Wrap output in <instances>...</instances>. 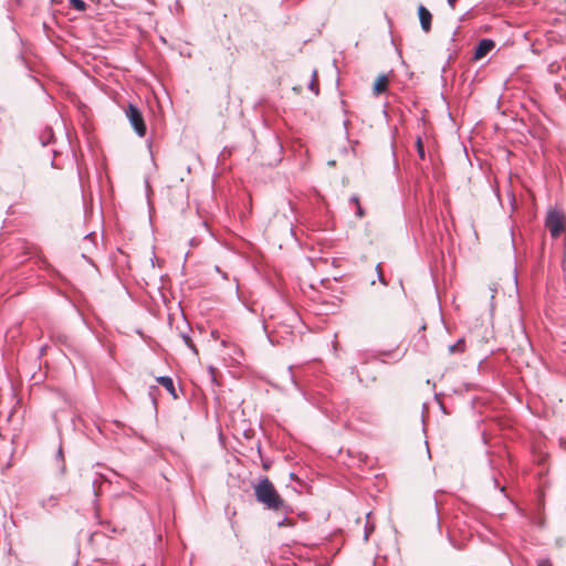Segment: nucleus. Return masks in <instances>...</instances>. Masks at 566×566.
Returning <instances> with one entry per match:
<instances>
[{"instance_id": "1", "label": "nucleus", "mask_w": 566, "mask_h": 566, "mask_svg": "<svg viewBox=\"0 0 566 566\" xmlns=\"http://www.w3.org/2000/svg\"><path fill=\"white\" fill-rule=\"evenodd\" d=\"M254 495L259 503L273 511H283L286 507L285 501L281 497L269 478H262L254 485Z\"/></svg>"}, {"instance_id": "2", "label": "nucleus", "mask_w": 566, "mask_h": 566, "mask_svg": "<svg viewBox=\"0 0 566 566\" xmlns=\"http://www.w3.org/2000/svg\"><path fill=\"white\" fill-rule=\"evenodd\" d=\"M545 226L554 239L566 232V217L564 212L553 209L547 212Z\"/></svg>"}, {"instance_id": "3", "label": "nucleus", "mask_w": 566, "mask_h": 566, "mask_svg": "<svg viewBox=\"0 0 566 566\" xmlns=\"http://www.w3.org/2000/svg\"><path fill=\"white\" fill-rule=\"evenodd\" d=\"M125 114L136 134L140 137H144L146 135L147 128L142 112L135 105L129 104L125 109Z\"/></svg>"}, {"instance_id": "4", "label": "nucleus", "mask_w": 566, "mask_h": 566, "mask_svg": "<svg viewBox=\"0 0 566 566\" xmlns=\"http://www.w3.org/2000/svg\"><path fill=\"white\" fill-rule=\"evenodd\" d=\"M418 17L423 32L429 33L431 31L432 13L423 6L418 7Z\"/></svg>"}, {"instance_id": "5", "label": "nucleus", "mask_w": 566, "mask_h": 566, "mask_svg": "<svg viewBox=\"0 0 566 566\" xmlns=\"http://www.w3.org/2000/svg\"><path fill=\"white\" fill-rule=\"evenodd\" d=\"M494 48V42L490 39H483L475 48L474 59L480 60L485 56Z\"/></svg>"}, {"instance_id": "6", "label": "nucleus", "mask_w": 566, "mask_h": 566, "mask_svg": "<svg viewBox=\"0 0 566 566\" xmlns=\"http://www.w3.org/2000/svg\"><path fill=\"white\" fill-rule=\"evenodd\" d=\"M388 85H389V80L386 75L381 74L379 75L375 83H374V86H373V92L375 95H379V94H382L384 92L387 91L388 88Z\"/></svg>"}, {"instance_id": "7", "label": "nucleus", "mask_w": 566, "mask_h": 566, "mask_svg": "<svg viewBox=\"0 0 566 566\" xmlns=\"http://www.w3.org/2000/svg\"><path fill=\"white\" fill-rule=\"evenodd\" d=\"M158 384H160L175 399L178 397L176 394L174 381L170 377L163 376L157 378Z\"/></svg>"}, {"instance_id": "8", "label": "nucleus", "mask_w": 566, "mask_h": 566, "mask_svg": "<svg viewBox=\"0 0 566 566\" xmlns=\"http://www.w3.org/2000/svg\"><path fill=\"white\" fill-rule=\"evenodd\" d=\"M229 102H230V97H229V95H226V96H223L222 101L219 103L218 114L221 117L228 116Z\"/></svg>"}, {"instance_id": "9", "label": "nucleus", "mask_w": 566, "mask_h": 566, "mask_svg": "<svg viewBox=\"0 0 566 566\" xmlns=\"http://www.w3.org/2000/svg\"><path fill=\"white\" fill-rule=\"evenodd\" d=\"M70 7L77 11H85L87 4L83 0H69Z\"/></svg>"}, {"instance_id": "10", "label": "nucleus", "mask_w": 566, "mask_h": 566, "mask_svg": "<svg viewBox=\"0 0 566 566\" xmlns=\"http://www.w3.org/2000/svg\"><path fill=\"white\" fill-rule=\"evenodd\" d=\"M449 352L453 353H463L464 352V340L460 339L457 344L449 347Z\"/></svg>"}, {"instance_id": "11", "label": "nucleus", "mask_w": 566, "mask_h": 566, "mask_svg": "<svg viewBox=\"0 0 566 566\" xmlns=\"http://www.w3.org/2000/svg\"><path fill=\"white\" fill-rule=\"evenodd\" d=\"M416 148H417V153H418L419 158L421 160H423L426 158V155H424L423 143H422L420 137H418L417 140H416Z\"/></svg>"}, {"instance_id": "12", "label": "nucleus", "mask_w": 566, "mask_h": 566, "mask_svg": "<svg viewBox=\"0 0 566 566\" xmlns=\"http://www.w3.org/2000/svg\"><path fill=\"white\" fill-rule=\"evenodd\" d=\"M292 525H293V523L289 518H285V520H283L282 522L279 523L280 527H282V526H292Z\"/></svg>"}, {"instance_id": "13", "label": "nucleus", "mask_w": 566, "mask_h": 566, "mask_svg": "<svg viewBox=\"0 0 566 566\" xmlns=\"http://www.w3.org/2000/svg\"><path fill=\"white\" fill-rule=\"evenodd\" d=\"M537 566H553V565L548 559H541V560H538Z\"/></svg>"}, {"instance_id": "14", "label": "nucleus", "mask_w": 566, "mask_h": 566, "mask_svg": "<svg viewBox=\"0 0 566 566\" xmlns=\"http://www.w3.org/2000/svg\"><path fill=\"white\" fill-rule=\"evenodd\" d=\"M457 0H448L450 7L453 9Z\"/></svg>"}, {"instance_id": "15", "label": "nucleus", "mask_w": 566, "mask_h": 566, "mask_svg": "<svg viewBox=\"0 0 566 566\" xmlns=\"http://www.w3.org/2000/svg\"><path fill=\"white\" fill-rule=\"evenodd\" d=\"M357 213H358L360 217L363 216V211H361V209H360V207H359V206H358V211H357Z\"/></svg>"}, {"instance_id": "16", "label": "nucleus", "mask_w": 566, "mask_h": 566, "mask_svg": "<svg viewBox=\"0 0 566 566\" xmlns=\"http://www.w3.org/2000/svg\"><path fill=\"white\" fill-rule=\"evenodd\" d=\"M187 342H188V343H190V339H189V338H187ZM189 345L191 346V348H193V349H195V345H192V344H189Z\"/></svg>"}, {"instance_id": "17", "label": "nucleus", "mask_w": 566, "mask_h": 566, "mask_svg": "<svg viewBox=\"0 0 566 566\" xmlns=\"http://www.w3.org/2000/svg\"><path fill=\"white\" fill-rule=\"evenodd\" d=\"M551 71H552V72H555V67H554V65H553V64L551 65Z\"/></svg>"}]
</instances>
